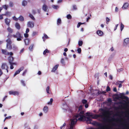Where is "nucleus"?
<instances>
[{
	"label": "nucleus",
	"instance_id": "f3484780",
	"mask_svg": "<svg viewBox=\"0 0 129 129\" xmlns=\"http://www.w3.org/2000/svg\"><path fill=\"white\" fill-rule=\"evenodd\" d=\"M24 127L25 129H31L30 127L27 123H25L24 125Z\"/></svg>",
	"mask_w": 129,
	"mask_h": 129
},
{
	"label": "nucleus",
	"instance_id": "79ce46f5",
	"mask_svg": "<svg viewBox=\"0 0 129 129\" xmlns=\"http://www.w3.org/2000/svg\"><path fill=\"white\" fill-rule=\"evenodd\" d=\"M81 50L80 48H79L77 49V51L79 53H81Z\"/></svg>",
	"mask_w": 129,
	"mask_h": 129
},
{
	"label": "nucleus",
	"instance_id": "473e14b6",
	"mask_svg": "<svg viewBox=\"0 0 129 129\" xmlns=\"http://www.w3.org/2000/svg\"><path fill=\"white\" fill-rule=\"evenodd\" d=\"M124 82L123 81H117L116 83V85H117L118 84H120V83H123Z\"/></svg>",
	"mask_w": 129,
	"mask_h": 129
},
{
	"label": "nucleus",
	"instance_id": "ea45409f",
	"mask_svg": "<svg viewBox=\"0 0 129 129\" xmlns=\"http://www.w3.org/2000/svg\"><path fill=\"white\" fill-rule=\"evenodd\" d=\"M14 5L13 3L12 2H10L9 4V6L10 7H13V6Z\"/></svg>",
	"mask_w": 129,
	"mask_h": 129
},
{
	"label": "nucleus",
	"instance_id": "f257e3e1",
	"mask_svg": "<svg viewBox=\"0 0 129 129\" xmlns=\"http://www.w3.org/2000/svg\"><path fill=\"white\" fill-rule=\"evenodd\" d=\"M71 119L74 121L75 119L76 120V122L77 120L80 121H87L88 120H90L91 119L88 116H86V114L84 113V111H82L78 112V114L74 116H73Z\"/></svg>",
	"mask_w": 129,
	"mask_h": 129
},
{
	"label": "nucleus",
	"instance_id": "a211bd4d",
	"mask_svg": "<svg viewBox=\"0 0 129 129\" xmlns=\"http://www.w3.org/2000/svg\"><path fill=\"white\" fill-rule=\"evenodd\" d=\"M97 34L99 36H102L103 34V32L101 30H99L97 32Z\"/></svg>",
	"mask_w": 129,
	"mask_h": 129
},
{
	"label": "nucleus",
	"instance_id": "72a5a7b5",
	"mask_svg": "<svg viewBox=\"0 0 129 129\" xmlns=\"http://www.w3.org/2000/svg\"><path fill=\"white\" fill-rule=\"evenodd\" d=\"M83 43L82 41H79L78 42V44L79 46H81L82 45Z\"/></svg>",
	"mask_w": 129,
	"mask_h": 129
},
{
	"label": "nucleus",
	"instance_id": "09e8293b",
	"mask_svg": "<svg viewBox=\"0 0 129 129\" xmlns=\"http://www.w3.org/2000/svg\"><path fill=\"white\" fill-rule=\"evenodd\" d=\"M61 62L63 64H64V62L63 58H62L61 61Z\"/></svg>",
	"mask_w": 129,
	"mask_h": 129
},
{
	"label": "nucleus",
	"instance_id": "412c9836",
	"mask_svg": "<svg viewBox=\"0 0 129 129\" xmlns=\"http://www.w3.org/2000/svg\"><path fill=\"white\" fill-rule=\"evenodd\" d=\"M48 108L47 106H45L43 109L45 113L47 112L48 111Z\"/></svg>",
	"mask_w": 129,
	"mask_h": 129
},
{
	"label": "nucleus",
	"instance_id": "4d7b16f0",
	"mask_svg": "<svg viewBox=\"0 0 129 129\" xmlns=\"http://www.w3.org/2000/svg\"><path fill=\"white\" fill-rule=\"evenodd\" d=\"M29 31V29L28 28H27L26 31V33H28Z\"/></svg>",
	"mask_w": 129,
	"mask_h": 129
},
{
	"label": "nucleus",
	"instance_id": "0eeeda50",
	"mask_svg": "<svg viewBox=\"0 0 129 129\" xmlns=\"http://www.w3.org/2000/svg\"><path fill=\"white\" fill-rule=\"evenodd\" d=\"M27 25L28 27L32 28L34 26V23L31 21H28L27 23Z\"/></svg>",
	"mask_w": 129,
	"mask_h": 129
},
{
	"label": "nucleus",
	"instance_id": "3c124183",
	"mask_svg": "<svg viewBox=\"0 0 129 129\" xmlns=\"http://www.w3.org/2000/svg\"><path fill=\"white\" fill-rule=\"evenodd\" d=\"M73 9L74 10H76L77 9V7L76 5H73Z\"/></svg>",
	"mask_w": 129,
	"mask_h": 129
},
{
	"label": "nucleus",
	"instance_id": "423d86ee",
	"mask_svg": "<svg viewBox=\"0 0 129 129\" xmlns=\"http://www.w3.org/2000/svg\"><path fill=\"white\" fill-rule=\"evenodd\" d=\"M1 68L2 69L6 70H7V72H8V67L7 64L6 63H3L1 65Z\"/></svg>",
	"mask_w": 129,
	"mask_h": 129
},
{
	"label": "nucleus",
	"instance_id": "f704fd0d",
	"mask_svg": "<svg viewBox=\"0 0 129 129\" xmlns=\"http://www.w3.org/2000/svg\"><path fill=\"white\" fill-rule=\"evenodd\" d=\"M46 91L47 93L49 94V86H47L46 89Z\"/></svg>",
	"mask_w": 129,
	"mask_h": 129
},
{
	"label": "nucleus",
	"instance_id": "864d4df0",
	"mask_svg": "<svg viewBox=\"0 0 129 129\" xmlns=\"http://www.w3.org/2000/svg\"><path fill=\"white\" fill-rule=\"evenodd\" d=\"M10 64H11L12 65H16V63H13L12 62H10Z\"/></svg>",
	"mask_w": 129,
	"mask_h": 129
},
{
	"label": "nucleus",
	"instance_id": "7ed1b4c3",
	"mask_svg": "<svg viewBox=\"0 0 129 129\" xmlns=\"http://www.w3.org/2000/svg\"><path fill=\"white\" fill-rule=\"evenodd\" d=\"M70 120L71 122L69 129H74V126L76 122V120L75 119L74 121H73V120H72L71 119H70Z\"/></svg>",
	"mask_w": 129,
	"mask_h": 129
},
{
	"label": "nucleus",
	"instance_id": "9d476101",
	"mask_svg": "<svg viewBox=\"0 0 129 129\" xmlns=\"http://www.w3.org/2000/svg\"><path fill=\"white\" fill-rule=\"evenodd\" d=\"M9 93L10 94H12L15 95H18L19 94V92L17 91H10Z\"/></svg>",
	"mask_w": 129,
	"mask_h": 129
},
{
	"label": "nucleus",
	"instance_id": "37998d69",
	"mask_svg": "<svg viewBox=\"0 0 129 129\" xmlns=\"http://www.w3.org/2000/svg\"><path fill=\"white\" fill-rule=\"evenodd\" d=\"M25 44V45H27L29 44V41H24Z\"/></svg>",
	"mask_w": 129,
	"mask_h": 129
},
{
	"label": "nucleus",
	"instance_id": "58836bf2",
	"mask_svg": "<svg viewBox=\"0 0 129 129\" xmlns=\"http://www.w3.org/2000/svg\"><path fill=\"white\" fill-rule=\"evenodd\" d=\"M33 45H31L29 48V49L30 51H31L33 49Z\"/></svg>",
	"mask_w": 129,
	"mask_h": 129
},
{
	"label": "nucleus",
	"instance_id": "6e6552de",
	"mask_svg": "<svg viewBox=\"0 0 129 129\" xmlns=\"http://www.w3.org/2000/svg\"><path fill=\"white\" fill-rule=\"evenodd\" d=\"M11 41H7V44L6 47L7 48L10 50L11 49Z\"/></svg>",
	"mask_w": 129,
	"mask_h": 129
},
{
	"label": "nucleus",
	"instance_id": "cd10ccee",
	"mask_svg": "<svg viewBox=\"0 0 129 129\" xmlns=\"http://www.w3.org/2000/svg\"><path fill=\"white\" fill-rule=\"evenodd\" d=\"M124 27V25L122 23L120 24V30L121 31H122Z\"/></svg>",
	"mask_w": 129,
	"mask_h": 129
},
{
	"label": "nucleus",
	"instance_id": "13d9d810",
	"mask_svg": "<svg viewBox=\"0 0 129 129\" xmlns=\"http://www.w3.org/2000/svg\"><path fill=\"white\" fill-rule=\"evenodd\" d=\"M24 48H22L20 51V53H22L23 52V51H24Z\"/></svg>",
	"mask_w": 129,
	"mask_h": 129
},
{
	"label": "nucleus",
	"instance_id": "338daca9",
	"mask_svg": "<svg viewBox=\"0 0 129 129\" xmlns=\"http://www.w3.org/2000/svg\"><path fill=\"white\" fill-rule=\"evenodd\" d=\"M27 72V70H25L22 74V75H24V74L26 73Z\"/></svg>",
	"mask_w": 129,
	"mask_h": 129
},
{
	"label": "nucleus",
	"instance_id": "4be33fe9",
	"mask_svg": "<svg viewBox=\"0 0 129 129\" xmlns=\"http://www.w3.org/2000/svg\"><path fill=\"white\" fill-rule=\"evenodd\" d=\"M7 30L10 33H12L13 32V30L10 27H9V26L7 28Z\"/></svg>",
	"mask_w": 129,
	"mask_h": 129
},
{
	"label": "nucleus",
	"instance_id": "4c0bfd02",
	"mask_svg": "<svg viewBox=\"0 0 129 129\" xmlns=\"http://www.w3.org/2000/svg\"><path fill=\"white\" fill-rule=\"evenodd\" d=\"M29 17L33 20H35V18L31 14H30L29 15Z\"/></svg>",
	"mask_w": 129,
	"mask_h": 129
},
{
	"label": "nucleus",
	"instance_id": "2eb2a0df",
	"mask_svg": "<svg viewBox=\"0 0 129 129\" xmlns=\"http://www.w3.org/2000/svg\"><path fill=\"white\" fill-rule=\"evenodd\" d=\"M42 39L43 40L48 39L49 37L46 34H43V36L42 37Z\"/></svg>",
	"mask_w": 129,
	"mask_h": 129
},
{
	"label": "nucleus",
	"instance_id": "5fc2aeb1",
	"mask_svg": "<svg viewBox=\"0 0 129 129\" xmlns=\"http://www.w3.org/2000/svg\"><path fill=\"white\" fill-rule=\"evenodd\" d=\"M21 83L22 85H23L24 86L25 85V84L24 83V81L23 80H21Z\"/></svg>",
	"mask_w": 129,
	"mask_h": 129
},
{
	"label": "nucleus",
	"instance_id": "e2e57ef3",
	"mask_svg": "<svg viewBox=\"0 0 129 129\" xmlns=\"http://www.w3.org/2000/svg\"><path fill=\"white\" fill-rule=\"evenodd\" d=\"M12 37H13L14 38H17V37L16 36V35H14L12 36Z\"/></svg>",
	"mask_w": 129,
	"mask_h": 129
},
{
	"label": "nucleus",
	"instance_id": "6e6d98bb",
	"mask_svg": "<svg viewBox=\"0 0 129 129\" xmlns=\"http://www.w3.org/2000/svg\"><path fill=\"white\" fill-rule=\"evenodd\" d=\"M109 20H110V19L108 17H107L106 18V21H107V24H108V23H107V22H108V21H109Z\"/></svg>",
	"mask_w": 129,
	"mask_h": 129
},
{
	"label": "nucleus",
	"instance_id": "e433bc0d",
	"mask_svg": "<svg viewBox=\"0 0 129 129\" xmlns=\"http://www.w3.org/2000/svg\"><path fill=\"white\" fill-rule=\"evenodd\" d=\"M67 18L68 19H71L72 18V16L70 14L67 15Z\"/></svg>",
	"mask_w": 129,
	"mask_h": 129
},
{
	"label": "nucleus",
	"instance_id": "69168bd1",
	"mask_svg": "<svg viewBox=\"0 0 129 129\" xmlns=\"http://www.w3.org/2000/svg\"><path fill=\"white\" fill-rule=\"evenodd\" d=\"M10 68L11 69H13L14 68V67L13 66V65H11V64H10Z\"/></svg>",
	"mask_w": 129,
	"mask_h": 129
},
{
	"label": "nucleus",
	"instance_id": "de8ad7c7",
	"mask_svg": "<svg viewBox=\"0 0 129 129\" xmlns=\"http://www.w3.org/2000/svg\"><path fill=\"white\" fill-rule=\"evenodd\" d=\"M123 70V69L122 68H121L120 69H117V71L118 72H120L122 71Z\"/></svg>",
	"mask_w": 129,
	"mask_h": 129
},
{
	"label": "nucleus",
	"instance_id": "a878e982",
	"mask_svg": "<svg viewBox=\"0 0 129 129\" xmlns=\"http://www.w3.org/2000/svg\"><path fill=\"white\" fill-rule=\"evenodd\" d=\"M52 7L54 9H57L59 8V7L58 5H52Z\"/></svg>",
	"mask_w": 129,
	"mask_h": 129
},
{
	"label": "nucleus",
	"instance_id": "dca6fc26",
	"mask_svg": "<svg viewBox=\"0 0 129 129\" xmlns=\"http://www.w3.org/2000/svg\"><path fill=\"white\" fill-rule=\"evenodd\" d=\"M47 7V6L45 4H44L42 7V9L44 11L46 12Z\"/></svg>",
	"mask_w": 129,
	"mask_h": 129
},
{
	"label": "nucleus",
	"instance_id": "c03bdc74",
	"mask_svg": "<svg viewBox=\"0 0 129 129\" xmlns=\"http://www.w3.org/2000/svg\"><path fill=\"white\" fill-rule=\"evenodd\" d=\"M13 19L14 20H15L16 21H17L18 20V19L16 18L15 16H14L12 17Z\"/></svg>",
	"mask_w": 129,
	"mask_h": 129
},
{
	"label": "nucleus",
	"instance_id": "2f4dec72",
	"mask_svg": "<svg viewBox=\"0 0 129 129\" xmlns=\"http://www.w3.org/2000/svg\"><path fill=\"white\" fill-rule=\"evenodd\" d=\"M66 125V124L65 123H64L62 126H61L60 127V128L61 129H64L65 128V126Z\"/></svg>",
	"mask_w": 129,
	"mask_h": 129
},
{
	"label": "nucleus",
	"instance_id": "a19ab883",
	"mask_svg": "<svg viewBox=\"0 0 129 129\" xmlns=\"http://www.w3.org/2000/svg\"><path fill=\"white\" fill-rule=\"evenodd\" d=\"M82 106H80L79 107V111L78 112H80L81 111H81V110H82Z\"/></svg>",
	"mask_w": 129,
	"mask_h": 129
},
{
	"label": "nucleus",
	"instance_id": "c85d7f7f",
	"mask_svg": "<svg viewBox=\"0 0 129 129\" xmlns=\"http://www.w3.org/2000/svg\"><path fill=\"white\" fill-rule=\"evenodd\" d=\"M129 43V42L128 41H124L123 44V45L124 46H126Z\"/></svg>",
	"mask_w": 129,
	"mask_h": 129
},
{
	"label": "nucleus",
	"instance_id": "0e129e2a",
	"mask_svg": "<svg viewBox=\"0 0 129 129\" xmlns=\"http://www.w3.org/2000/svg\"><path fill=\"white\" fill-rule=\"evenodd\" d=\"M113 91L115 92H116L117 91V89L115 87L113 89Z\"/></svg>",
	"mask_w": 129,
	"mask_h": 129
},
{
	"label": "nucleus",
	"instance_id": "a18cd8bd",
	"mask_svg": "<svg viewBox=\"0 0 129 129\" xmlns=\"http://www.w3.org/2000/svg\"><path fill=\"white\" fill-rule=\"evenodd\" d=\"M110 88L109 86H107V87L106 91H110Z\"/></svg>",
	"mask_w": 129,
	"mask_h": 129
},
{
	"label": "nucleus",
	"instance_id": "7c9ffc66",
	"mask_svg": "<svg viewBox=\"0 0 129 129\" xmlns=\"http://www.w3.org/2000/svg\"><path fill=\"white\" fill-rule=\"evenodd\" d=\"M53 101V99L52 98H51L50 100V101L48 103V105H51L52 104V103Z\"/></svg>",
	"mask_w": 129,
	"mask_h": 129
},
{
	"label": "nucleus",
	"instance_id": "1a4fd4ad",
	"mask_svg": "<svg viewBox=\"0 0 129 129\" xmlns=\"http://www.w3.org/2000/svg\"><path fill=\"white\" fill-rule=\"evenodd\" d=\"M59 66V64H56L55 65L52 69L51 72L53 73L55 72L57 70Z\"/></svg>",
	"mask_w": 129,
	"mask_h": 129
},
{
	"label": "nucleus",
	"instance_id": "b1692460",
	"mask_svg": "<svg viewBox=\"0 0 129 129\" xmlns=\"http://www.w3.org/2000/svg\"><path fill=\"white\" fill-rule=\"evenodd\" d=\"M14 60L12 56H10L9 57V63H10V62H12Z\"/></svg>",
	"mask_w": 129,
	"mask_h": 129
},
{
	"label": "nucleus",
	"instance_id": "f8f14e48",
	"mask_svg": "<svg viewBox=\"0 0 129 129\" xmlns=\"http://www.w3.org/2000/svg\"><path fill=\"white\" fill-rule=\"evenodd\" d=\"M24 69L23 67H22L17 70L14 74V76H15L17 74H19L20 72L22 71Z\"/></svg>",
	"mask_w": 129,
	"mask_h": 129
},
{
	"label": "nucleus",
	"instance_id": "c756f323",
	"mask_svg": "<svg viewBox=\"0 0 129 129\" xmlns=\"http://www.w3.org/2000/svg\"><path fill=\"white\" fill-rule=\"evenodd\" d=\"M49 53V50L48 49H46L44 51L43 53V54L44 55H45V54H46L47 53Z\"/></svg>",
	"mask_w": 129,
	"mask_h": 129
},
{
	"label": "nucleus",
	"instance_id": "bf43d9fd",
	"mask_svg": "<svg viewBox=\"0 0 129 129\" xmlns=\"http://www.w3.org/2000/svg\"><path fill=\"white\" fill-rule=\"evenodd\" d=\"M62 0H58L57 3H59L62 2Z\"/></svg>",
	"mask_w": 129,
	"mask_h": 129
},
{
	"label": "nucleus",
	"instance_id": "f03ea898",
	"mask_svg": "<svg viewBox=\"0 0 129 129\" xmlns=\"http://www.w3.org/2000/svg\"><path fill=\"white\" fill-rule=\"evenodd\" d=\"M86 116L88 117L90 119V120H88V121H91L92 119H96L100 117L101 116L100 115H93L92 113H91L87 112L86 113Z\"/></svg>",
	"mask_w": 129,
	"mask_h": 129
},
{
	"label": "nucleus",
	"instance_id": "5701e85b",
	"mask_svg": "<svg viewBox=\"0 0 129 129\" xmlns=\"http://www.w3.org/2000/svg\"><path fill=\"white\" fill-rule=\"evenodd\" d=\"M18 19L21 21H23L24 20V18L22 16H20L18 18Z\"/></svg>",
	"mask_w": 129,
	"mask_h": 129
},
{
	"label": "nucleus",
	"instance_id": "052dcab7",
	"mask_svg": "<svg viewBox=\"0 0 129 129\" xmlns=\"http://www.w3.org/2000/svg\"><path fill=\"white\" fill-rule=\"evenodd\" d=\"M3 14H2V15L0 14V19H3Z\"/></svg>",
	"mask_w": 129,
	"mask_h": 129
},
{
	"label": "nucleus",
	"instance_id": "49530a36",
	"mask_svg": "<svg viewBox=\"0 0 129 129\" xmlns=\"http://www.w3.org/2000/svg\"><path fill=\"white\" fill-rule=\"evenodd\" d=\"M82 103L84 104L86 103L87 102V101L86 100H82Z\"/></svg>",
	"mask_w": 129,
	"mask_h": 129
},
{
	"label": "nucleus",
	"instance_id": "4468645a",
	"mask_svg": "<svg viewBox=\"0 0 129 129\" xmlns=\"http://www.w3.org/2000/svg\"><path fill=\"white\" fill-rule=\"evenodd\" d=\"M12 14L11 12H10L7 11L6 12L5 14H3V15L4 16H5L8 17H10Z\"/></svg>",
	"mask_w": 129,
	"mask_h": 129
},
{
	"label": "nucleus",
	"instance_id": "393cba45",
	"mask_svg": "<svg viewBox=\"0 0 129 129\" xmlns=\"http://www.w3.org/2000/svg\"><path fill=\"white\" fill-rule=\"evenodd\" d=\"M61 20L60 18H58L57 21V24L58 25H60L61 23Z\"/></svg>",
	"mask_w": 129,
	"mask_h": 129
},
{
	"label": "nucleus",
	"instance_id": "6ab92c4d",
	"mask_svg": "<svg viewBox=\"0 0 129 129\" xmlns=\"http://www.w3.org/2000/svg\"><path fill=\"white\" fill-rule=\"evenodd\" d=\"M27 2L25 0H23L22 2V5L25 6L27 5Z\"/></svg>",
	"mask_w": 129,
	"mask_h": 129
},
{
	"label": "nucleus",
	"instance_id": "ddd939ff",
	"mask_svg": "<svg viewBox=\"0 0 129 129\" xmlns=\"http://www.w3.org/2000/svg\"><path fill=\"white\" fill-rule=\"evenodd\" d=\"M5 21L6 24L9 26L11 21L8 18H6L5 19Z\"/></svg>",
	"mask_w": 129,
	"mask_h": 129
},
{
	"label": "nucleus",
	"instance_id": "603ef678",
	"mask_svg": "<svg viewBox=\"0 0 129 129\" xmlns=\"http://www.w3.org/2000/svg\"><path fill=\"white\" fill-rule=\"evenodd\" d=\"M118 25V24H117L115 25V26L114 27V31L116 29Z\"/></svg>",
	"mask_w": 129,
	"mask_h": 129
},
{
	"label": "nucleus",
	"instance_id": "9b49d317",
	"mask_svg": "<svg viewBox=\"0 0 129 129\" xmlns=\"http://www.w3.org/2000/svg\"><path fill=\"white\" fill-rule=\"evenodd\" d=\"M129 6V4L127 3H124L123 6L122 7V9L123 10L127 9Z\"/></svg>",
	"mask_w": 129,
	"mask_h": 129
},
{
	"label": "nucleus",
	"instance_id": "20e7f679",
	"mask_svg": "<svg viewBox=\"0 0 129 129\" xmlns=\"http://www.w3.org/2000/svg\"><path fill=\"white\" fill-rule=\"evenodd\" d=\"M16 35L17 38V40H21L23 37L20 33L17 32L16 33Z\"/></svg>",
	"mask_w": 129,
	"mask_h": 129
},
{
	"label": "nucleus",
	"instance_id": "774afa93",
	"mask_svg": "<svg viewBox=\"0 0 129 129\" xmlns=\"http://www.w3.org/2000/svg\"><path fill=\"white\" fill-rule=\"evenodd\" d=\"M118 9L117 7L115 8V11L116 12H118Z\"/></svg>",
	"mask_w": 129,
	"mask_h": 129
},
{
	"label": "nucleus",
	"instance_id": "680f3d73",
	"mask_svg": "<svg viewBox=\"0 0 129 129\" xmlns=\"http://www.w3.org/2000/svg\"><path fill=\"white\" fill-rule=\"evenodd\" d=\"M37 34V33L36 32H33V36H35Z\"/></svg>",
	"mask_w": 129,
	"mask_h": 129
},
{
	"label": "nucleus",
	"instance_id": "39448f33",
	"mask_svg": "<svg viewBox=\"0 0 129 129\" xmlns=\"http://www.w3.org/2000/svg\"><path fill=\"white\" fill-rule=\"evenodd\" d=\"M2 51L3 54L5 55H12L13 54V53L12 52L9 53L6 50L3 49H2Z\"/></svg>",
	"mask_w": 129,
	"mask_h": 129
},
{
	"label": "nucleus",
	"instance_id": "8fccbe9b",
	"mask_svg": "<svg viewBox=\"0 0 129 129\" xmlns=\"http://www.w3.org/2000/svg\"><path fill=\"white\" fill-rule=\"evenodd\" d=\"M24 37L25 38H27L28 37V35L27 33H26L24 34Z\"/></svg>",
	"mask_w": 129,
	"mask_h": 129
},
{
	"label": "nucleus",
	"instance_id": "bb28decb",
	"mask_svg": "<svg viewBox=\"0 0 129 129\" xmlns=\"http://www.w3.org/2000/svg\"><path fill=\"white\" fill-rule=\"evenodd\" d=\"M9 6L8 5H3L2 6V8L4 9H5L6 10H7Z\"/></svg>",
	"mask_w": 129,
	"mask_h": 129
},
{
	"label": "nucleus",
	"instance_id": "c9c22d12",
	"mask_svg": "<svg viewBox=\"0 0 129 129\" xmlns=\"http://www.w3.org/2000/svg\"><path fill=\"white\" fill-rule=\"evenodd\" d=\"M84 23H81V22H79L78 23V24H77V28H79L80 27V25L81 24H84Z\"/></svg>",
	"mask_w": 129,
	"mask_h": 129
},
{
	"label": "nucleus",
	"instance_id": "aec40b11",
	"mask_svg": "<svg viewBox=\"0 0 129 129\" xmlns=\"http://www.w3.org/2000/svg\"><path fill=\"white\" fill-rule=\"evenodd\" d=\"M15 26L16 28L18 29H20V26L19 24L17 23H16L15 24Z\"/></svg>",
	"mask_w": 129,
	"mask_h": 129
}]
</instances>
